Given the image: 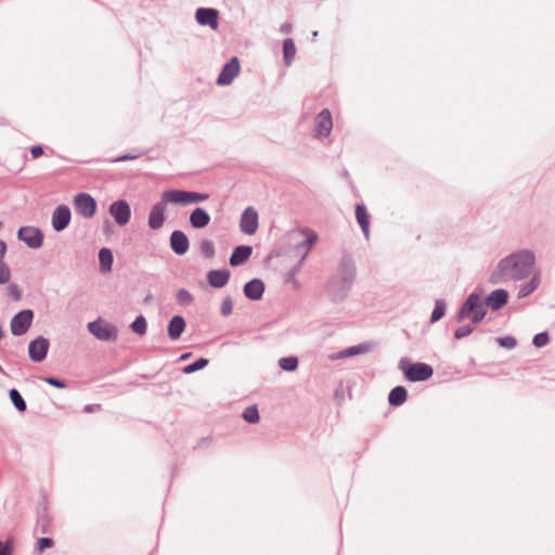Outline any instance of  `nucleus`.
<instances>
[{"label":"nucleus","instance_id":"1","mask_svg":"<svg viewBox=\"0 0 555 555\" xmlns=\"http://www.w3.org/2000/svg\"><path fill=\"white\" fill-rule=\"evenodd\" d=\"M535 256L529 249H521L502 258L490 274L489 281L499 284L505 280L520 281L530 275Z\"/></svg>","mask_w":555,"mask_h":555},{"label":"nucleus","instance_id":"2","mask_svg":"<svg viewBox=\"0 0 555 555\" xmlns=\"http://www.w3.org/2000/svg\"><path fill=\"white\" fill-rule=\"evenodd\" d=\"M357 278V268L352 257L345 253L341 256L337 272L326 283L325 291L334 304L343 302L349 295Z\"/></svg>","mask_w":555,"mask_h":555},{"label":"nucleus","instance_id":"3","mask_svg":"<svg viewBox=\"0 0 555 555\" xmlns=\"http://www.w3.org/2000/svg\"><path fill=\"white\" fill-rule=\"evenodd\" d=\"M486 315L487 308L485 301L481 300L480 294L473 292L465 298L454 319L457 323L463 322L465 319H469L473 324H478Z\"/></svg>","mask_w":555,"mask_h":555},{"label":"nucleus","instance_id":"4","mask_svg":"<svg viewBox=\"0 0 555 555\" xmlns=\"http://www.w3.org/2000/svg\"><path fill=\"white\" fill-rule=\"evenodd\" d=\"M399 367L402 370L404 378L411 383L426 382L434 375L431 365L424 362L410 363L406 358L400 360Z\"/></svg>","mask_w":555,"mask_h":555},{"label":"nucleus","instance_id":"5","mask_svg":"<svg viewBox=\"0 0 555 555\" xmlns=\"http://www.w3.org/2000/svg\"><path fill=\"white\" fill-rule=\"evenodd\" d=\"M163 198L170 204L188 206L191 204L202 203L209 198L208 193H199L196 191L186 190H167L163 192Z\"/></svg>","mask_w":555,"mask_h":555},{"label":"nucleus","instance_id":"6","mask_svg":"<svg viewBox=\"0 0 555 555\" xmlns=\"http://www.w3.org/2000/svg\"><path fill=\"white\" fill-rule=\"evenodd\" d=\"M88 331L99 340L114 341L117 339L118 330L115 325L106 323L101 318L91 321L87 325Z\"/></svg>","mask_w":555,"mask_h":555},{"label":"nucleus","instance_id":"7","mask_svg":"<svg viewBox=\"0 0 555 555\" xmlns=\"http://www.w3.org/2000/svg\"><path fill=\"white\" fill-rule=\"evenodd\" d=\"M35 312L31 309H23L15 313L10 322V331L14 336H22L31 327Z\"/></svg>","mask_w":555,"mask_h":555},{"label":"nucleus","instance_id":"8","mask_svg":"<svg viewBox=\"0 0 555 555\" xmlns=\"http://www.w3.org/2000/svg\"><path fill=\"white\" fill-rule=\"evenodd\" d=\"M17 238L31 249H38L44 241L43 232L33 225H24L17 230Z\"/></svg>","mask_w":555,"mask_h":555},{"label":"nucleus","instance_id":"9","mask_svg":"<svg viewBox=\"0 0 555 555\" xmlns=\"http://www.w3.org/2000/svg\"><path fill=\"white\" fill-rule=\"evenodd\" d=\"M76 211L83 218L90 219L96 214L98 204L89 193L80 192L74 197Z\"/></svg>","mask_w":555,"mask_h":555},{"label":"nucleus","instance_id":"10","mask_svg":"<svg viewBox=\"0 0 555 555\" xmlns=\"http://www.w3.org/2000/svg\"><path fill=\"white\" fill-rule=\"evenodd\" d=\"M50 348V341L48 338L43 336H38L37 338L29 341L28 345V356L33 362L40 363L46 360Z\"/></svg>","mask_w":555,"mask_h":555},{"label":"nucleus","instance_id":"11","mask_svg":"<svg viewBox=\"0 0 555 555\" xmlns=\"http://www.w3.org/2000/svg\"><path fill=\"white\" fill-rule=\"evenodd\" d=\"M240 70L241 65L238 59L236 56L231 57L230 61L222 66L216 80L217 85L229 86L240 74Z\"/></svg>","mask_w":555,"mask_h":555},{"label":"nucleus","instance_id":"12","mask_svg":"<svg viewBox=\"0 0 555 555\" xmlns=\"http://www.w3.org/2000/svg\"><path fill=\"white\" fill-rule=\"evenodd\" d=\"M259 225V218L257 210L249 206L244 209L241 215L240 230L246 235H253L257 232Z\"/></svg>","mask_w":555,"mask_h":555},{"label":"nucleus","instance_id":"13","mask_svg":"<svg viewBox=\"0 0 555 555\" xmlns=\"http://www.w3.org/2000/svg\"><path fill=\"white\" fill-rule=\"evenodd\" d=\"M195 20L198 25L217 30L219 27V11L215 8H198L195 11Z\"/></svg>","mask_w":555,"mask_h":555},{"label":"nucleus","instance_id":"14","mask_svg":"<svg viewBox=\"0 0 555 555\" xmlns=\"http://www.w3.org/2000/svg\"><path fill=\"white\" fill-rule=\"evenodd\" d=\"M109 214L115 222L122 227L127 224L131 218V208L126 199H118L111 204Z\"/></svg>","mask_w":555,"mask_h":555},{"label":"nucleus","instance_id":"15","mask_svg":"<svg viewBox=\"0 0 555 555\" xmlns=\"http://www.w3.org/2000/svg\"><path fill=\"white\" fill-rule=\"evenodd\" d=\"M72 211L67 205H59L52 212L51 224L55 232L64 231L70 223Z\"/></svg>","mask_w":555,"mask_h":555},{"label":"nucleus","instance_id":"16","mask_svg":"<svg viewBox=\"0 0 555 555\" xmlns=\"http://www.w3.org/2000/svg\"><path fill=\"white\" fill-rule=\"evenodd\" d=\"M333 128L332 114L328 108H323L315 117L314 137H327Z\"/></svg>","mask_w":555,"mask_h":555},{"label":"nucleus","instance_id":"17","mask_svg":"<svg viewBox=\"0 0 555 555\" xmlns=\"http://www.w3.org/2000/svg\"><path fill=\"white\" fill-rule=\"evenodd\" d=\"M168 202L162 197L159 202L153 205L147 219V224L151 230H158L164 225L166 220L165 210Z\"/></svg>","mask_w":555,"mask_h":555},{"label":"nucleus","instance_id":"18","mask_svg":"<svg viewBox=\"0 0 555 555\" xmlns=\"http://www.w3.org/2000/svg\"><path fill=\"white\" fill-rule=\"evenodd\" d=\"M169 243L171 250L178 256H183L190 248V240L181 230H175L171 232Z\"/></svg>","mask_w":555,"mask_h":555},{"label":"nucleus","instance_id":"19","mask_svg":"<svg viewBox=\"0 0 555 555\" xmlns=\"http://www.w3.org/2000/svg\"><path fill=\"white\" fill-rule=\"evenodd\" d=\"M508 292L504 288H496L492 291L483 300L486 308L492 311H499L508 302Z\"/></svg>","mask_w":555,"mask_h":555},{"label":"nucleus","instance_id":"20","mask_svg":"<svg viewBox=\"0 0 555 555\" xmlns=\"http://www.w3.org/2000/svg\"><path fill=\"white\" fill-rule=\"evenodd\" d=\"M264 289V282L261 279L254 278L244 284L243 293L247 299L258 301L262 298Z\"/></svg>","mask_w":555,"mask_h":555},{"label":"nucleus","instance_id":"21","mask_svg":"<svg viewBox=\"0 0 555 555\" xmlns=\"http://www.w3.org/2000/svg\"><path fill=\"white\" fill-rule=\"evenodd\" d=\"M304 234H306V240L297 243L294 248L297 251H302L300 260L304 261L309 254L310 249L314 246V244L318 242V234L314 230L305 228L301 231Z\"/></svg>","mask_w":555,"mask_h":555},{"label":"nucleus","instance_id":"22","mask_svg":"<svg viewBox=\"0 0 555 555\" xmlns=\"http://www.w3.org/2000/svg\"><path fill=\"white\" fill-rule=\"evenodd\" d=\"M231 272L229 269H212L208 271L206 279L212 288H222L230 280Z\"/></svg>","mask_w":555,"mask_h":555},{"label":"nucleus","instance_id":"23","mask_svg":"<svg viewBox=\"0 0 555 555\" xmlns=\"http://www.w3.org/2000/svg\"><path fill=\"white\" fill-rule=\"evenodd\" d=\"M185 327H186L185 319L180 314L173 315L169 320L168 325H167L168 337L171 340H178L181 337V335L183 334Z\"/></svg>","mask_w":555,"mask_h":555},{"label":"nucleus","instance_id":"24","mask_svg":"<svg viewBox=\"0 0 555 555\" xmlns=\"http://www.w3.org/2000/svg\"><path fill=\"white\" fill-rule=\"evenodd\" d=\"M189 221L193 229H204L210 222V215L205 208L196 207L191 211Z\"/></svg>","mask_w":555,"mask_h":555},{"label":"nucleus","instance_id":"25","mask_svg":"<svg viewBox=\"0 0 555 555\" xmlns=\"http://www.w3.org/2000/svg\"><path fill=\"white\" fill-rule=\"evenodd\" d=\"M253 254V247L249 245H238L233 248L229 262L232 267L245 263Z\"/></svg>","mask_w":555,"mask_h":555},{"label":"nucleus","instance_id":"26","mask_svg":"<svg viewBox=\"0 0 555 555\" xmlns=\"http://www.w3.org/2000/svg\"><path fill=\"white\" fill-rule=\"evenodd\" d=\"M356 219L358 224L360 225L363 235L367 240L370 236V214L363 203L356 204L354 207Z\"/></svg>","mask_w":555,"mask_h":555},{"label":"nucleus","instance_id":"27","mask_svg":"<svg viewBox=\"0 0 555 555\" xmlns=\"http://www.w3.org/2000/svg\"><path fill=\"white\" fill-rule=\"evenodd\" d=\"M408 399V390L403 386L393 387L388 395V404L392 408L402 405Z\"/></svg>","mask_w":555,"mask_h":555},{"label":"nucleus","instance_id":"28","mask_svg":"<svg viewBox=\"0 0 555 555\" xmlns=\"http://www.w3.org/2000/svg\"><path fill=\"white\" fill-rule=\"evenodd\" d=\"M371 350V345L370 344H359V345H354V346H350L348 348H345L343 350H340L336 356L332 357V359H345V358H350V357H353V356H358V354H361V353H365V352H369Z\"/></svg>","mask_w":555,"mask_h":555},{"label":"nucleus","instance_id":"29","mask_svg":"<svg viewBox=\"0 0 555 555\" xmlns=\"http://www.w3.org/2000/svg\"><path fill=\"white\" fill-rule=\"evenodd\" d=\"M540 283V273H534L528 282H525L519 285L517 294L518 298H525L532 294L539 287Z\"/></svg>","mask_w":555,"mask_h":555},{"label":"nucleus","instance_id":"30","mask_svg":"<svg viewBox=\"0 0 555 555\" xmlns=\"http://www.w3.org/2000/svg\"><path fill=\"white\" fill-rule=\"evenodd\" d=\"M114 261L113 253L107 247H102L99 250V263H100V270L102 272H109L112 270Z\"/></svg>","mask_w":555,"mask_h":555},{"label":"nucleus","instance_id":"31","mask_svg":"<svg viewBox=\"0 0 555 555\" xmlns=\"http://www.w3.org/2000/svg\"><path fill=\"white\" fill-rule=\"evenodd\" d=\"M283 60L286 65H291L296 54V46L292 38H287L283 41Z\"/></svg>","mask_w":555,"mask_h":555},{"label":"nucleus","instance_id":"32","mask_svg":"<svg viewBox=\"0 0 555 555\" xmlns=\"http://www.w3.org/2000/svg\"><path fill=\"white\" fill-rule=\"evenodd\" d=\"M9 397H10L12 404L18 412L23 413L26 411V409H27L26 401L24 400L23 396L16 388L10 389Z\"/></svg>","mask_w":555,"mask_h":555},{"label":"nucleus","instance_id":"33","mask_svg":"<svg viewBox=\"0 0 555 555\" xmlns=\"http://www.w3.org/2000/svg\"><path fill=\"white\" fill-rule=\"evenodd\" d=\"M446 309H447L446 301L443 299H436L435 308H434V310L431 312L429 322L430 323H436L439 320H441L444 317V314H446Z\"/></svg>","mask_w":555,"mask_h":555},{"label":"nucleus","instance_id":"34","mask_svg":"<svg viewBox=\"0 0 555 555\" xmlns=\"http://www.w3.org/2000/svg\"><path fill=\"white\" fill-rule=\"evenodd\" d=\"M208 363H209V360L207 358L201 357V358L196 359L194 362L185 365L182 369V372L186 375L193 374L199 370L205 369L208 365Z\"/></svg>","mask_w":555,"mask_h":555},{"label":"nucleus","instance_id":"35","mask_svg":"<svg viewBox=\"0 0 555 555\" xmlns=\"http://www.w3.org/2000/svg\"><path fill=\"white\" fill-rule=\"evenodd\" d=\"M302 262L304 261L299 259V261L295 266H293L285 274V283H292L294 285V288L299 287V282L296 276L301 269Z\"/></svg>","mask_w":555,"mask_h":555},{"label":"nucleus","instance_id":"36","mask_svg":"<svg viewBox=\"0 0 555 555\" xmlns=\"http://www.w3.org/2000/svg\"><path fill=\"white\" fill-rule=\"evenodd\" d=\"M51 528V518L47 514V512H42L37 517V524H36V530L40 531L41 533H48L50 532Z\"/></svg>","mask_w":555,"mask_h":555},{"label":"nucleus","instance_id":"37","mask_svg":"<svg viewBox=\"0 0 555 555\" xmlns=\"http://www.w3.org/2000/svg\"><path fill=\"white\" fill-rule=\"evenodd\" d=\"M299 361L297 357L289 356L279 360V366L286 372H294L297 370Z\"/></svg>","mask_w":555,"mask_h":555},{"label":"nucleus","instance_id":"38","mask_svg":"<svg viewBox=\"0 0 555 555\" xmlns=\"http://www.w3.org/2000/svg\"><path fill=\"white\" fill-rule=\"evenodd\" d=\"M243 420L248 424H256L260 420L259 411L256 405L246 408L242 414Z\"/></svg>","mask_w":555,"mask_h":555},{"label":"nucleus","instance_id":"39","mask_svg":"<svg viewBox=\"0 0 555 555\" xmlns=\"http://www.w3.org/2000/svg\"><path fill=\"white\" fill-rule=\"evenodd\" d=\"M130 328L133 333L139 335H144L147 330V322L144 315L140 314L138 315L133 322L130 324Z\"/></svg>","mask_w":555,"mask_h":555},{"label":"nucleus","instance_id":"40","mask_svg":"<svg viewBox=\"0 0 555 555\" xmlns=\"http://www.w3.org/2000/svg\"><path fill=\"white\" fill-rule=\"evenodd\" d=\"M199 251L206 259H211L215 256V245L210 240H202L199 243Z\"/></svg>","mask_w":555,"mask_h":555},{"label":"nucleus","instance_id":"41","mask_svg":"<svg viewBox=\"0 0 555 555\" xmlns=\"http://www.w3.org/2000/svg\"><path fill=\"white\" fill-rule=\"evenodd\" d=\"M176 300L180 306H189L193 302V295L185 288H180L176 294Z\"/></svg>","mask_w":555,"mask_h":555},{"label":"nucleus","instance_id":"42","mask_svg":"<svg viewBox=\"0 0 555 555\" xmlns=\"http://www.w3.org/2000/svg\"><path fill=\"white\" fill-rule=\"evenodd\" d=\"M15 548V541L12 537L7 540H0V555H13Z\"/></svg>","mask_w":555,"mask_h":555},{"label":"nucleus","instance_id":"43","mask_svg":"<svg viewBox=\"0 0 555 555\" xmlns=\"http://www.w3.org/2000/svg\"><path fill=\"white\" fill-rule=\"evenodd\" d=\"M551 340L550 334L547 332H541L533 336L532 345L535 348H542L546 346Z\"/></svg>","mask_w":555,"mask_h":555},{"label":"nucleus","instance_id":"44","mask_svg":"<svg viewBox=\"0 0 555 555\" xmlns=\"http://www.w3.org/2000/svg\"><path fill=\"white\" fill-rule=\"evenodd\" d=\"M496 343L500 347L506 349H513L517 345V340L513 336H501L496 338Z\"/></svg>","mask_w":555,"mask_h":555},{"label":"nucleus","instance_id":"45","mask_svg":"<svg viewBox=\"0 0 555 555\" xmlns=\"http://www.w3.org/2000/svg\"><path fill=\"white\" fill-rule=\"evenodd\" d=\"M11 271L9 266L4 262V260L0 259V284H7L10 282Z\"/></svg>","mask_w":555,"mask_h":555},{"label":"nucleus","instance_id":"46","mask_svg":"<svg viewBox=\"0 0 555 555\" xmlns=\"http://www.w3.org/2000/svg\"><path fill=\"white\" fill-rule=\"evenodd\" d=\"M233 311V301L231 296H227L222 299L221 306H220V313L223 317H229Z\"/></svg>","mask_w":555,"mask_h":555},{"label":"nucleus","instance_id":"47","mask_svg":"<svg viewBox=\"0 0 555 555\" xmlns=\"http://www.w3.org/2000/svg\"><path fill=\"white\" fill-rule=\"evenodd\" d=\"M474 330H475L474 325L467 324V325L457 327L454 331L453 336L455 339H462V338L470 335L474 332Z\"/></svg>","mask_w":555,"mask_h":555},{"label":"nucleus","instance_id":"48","mask_svg":"<svg viewBox=\"0 0 555 555\" xmlns=\"http://www.w3.org/2000/svg\"><path fill=\"white\" fill-rule=\"evenodd\" d=\"M42 379L50 386H53L59 389H64L67 387V383L65 379L55 377V376H44Z\"/></svg>","mask_w":555,"mask_h":555},{"label":"nucleus","instance_id":"49","mask_svg":"<svg viewBox=\"0 0 555 555\" xmlns=\"http://www.w3.org/2000/svg\"><path fill=\"white\" fill-rule=\"evenodd\" d=\"M54 545V541L52 538L49 537H42L39 538L36 544V548L38 553H42L47 548H50Z\"/></svg>","mask_w":555,"mask_h":555},{"label":"nucleus","instance_id":"50","mask_svg":"<svg viewBox=\"0 0 555 555\" xmlns=\"http://www.w3.org/2000/svg\"><path fill=\"white\" fill-rule=\"evenodd\" d=\"M8 291H9V294L10 296L14 299V300H20L22 298V292L18 287V285L16 284H11L9 287H8Z\"/></svg>","mask_w":555,"mask_h":555},{"label":"nucleus","instance_id":"51","mask_svg":"<svg viewBox=\"0 0 555 555\" xmlns=\"http://www.w3.org/2000/svg\"><path fill=\"white\" fill-rule=\"evenodd\" d=\"M44 153V150H43V146L42 145H33L30 147V154L33 156V158H39L41 155H43Z\"/></svg>","mask_w":555,"mask_h":555},{"label":"nucleus","instance_id":"52","mask_svg":"<svg viewBox=\"0 0 555 555\" xmlns=\"http://www.w3.org/2000/svg\"><path fill=\"white\" fill-rule=\"evenodd\" d=\"M138 155H131V154H122L114 159L115 163L126 162L130 159L137 158Z\"/></svg>","mask_w":555,"mask_h":555},{"label":"nucleus","instance_id":"53","mask_svg":"<svg viewBox=\"0 0 555 555\" xmlns=\"http://www.w3.org/2000/svg\"><path fill=\"white\" fill-rule=\"evenodd\" d=\"M8 250L7 243L2 240H0V259L3 260L5 254Z\"/></svg>","mask_w":555,"mask_h":555},{"label":"nucleus","instance_id":"54","mask_svg":"<svg viewBox=\"0 0 555 555\" xmlns=\"http://www.w3.org/2000/svg\"><path fill=\"white\" fill-rule=\"evenodd\" d=\"M291 30H292V25H291V24H288V23H285V24H283V25L281 26V31H282V33L287 34V33H289Z\"/></svg>","mask_w":555,"mask_h":555},{"label":"nucleus","instance_id":"55","mask_svg":"<svg viewBox=\"0 0 555 555\" xmlns=\"http://www.w3.org/2000/svg\"><path fill=\"white\" fill-rule=\"evenodd\" d=\"M191 352L182 353L179 358V361L188 360L191 357Z\"/></svg>","mask_w":555,"mask_h":555},{"label":"nucleus","instance_id":"56","mask_svg":"<svg viewBox=\"0 0 555 555\" xmlns=\"http://www.w3.org/2000/svg\"><path fill=\"white\" fill-rule=\"evenodd\" d=\"M208 442H209L208 438H203L202 441L198 443V447H201L203 444H207Z\"/></svg>","mask_w":555,"mask_h":555},{"label":"nucleus","instance_id":"57","mask_svg":"<svg viewBox=\"0 0 555 555\" xmlns=\"http://www.w3.org/2000/svg\"><path fill=\"white\" fill-rule=\"evenodd\" d=\"M85 411H86V412H92V411H93V406H92V405H90V404H89V405H86V406H85Z\"/></svg>","mask_w":555,"mask_h":555},{"label":"nucleus","instance_id":"58","mask_svg":"<svg viewBox=\"0 0 555 555\" xmlns=\"http://www.w3.org/2000/svg\"><path fill=\"white\" fill-rule=\"evenodd\" d=\"M4 337L2 325L0 324V340Z\"/></svg>","mask_w":555,"mask_h":555}]
</instances>
